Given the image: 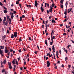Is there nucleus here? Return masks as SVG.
Instances as JSON below:
<instances>
[{
  "mask_svg": "<svg viewBox=\"0 0 74 74\" xmlns=\"http://www.w3.org/2000/svg\"><path fill=\"white\" fill-rule=\"evenodd\" d=\"M14 13H10V15H11V18H12V19H13V18H14Z\"/></svg>",
  "mask_w": 74,
  "mask_h": 74,
  "instance_id": "obj_1",
  "label": "nucleus"
},
{
  "mask_svg": "<svg viewBox=\"0 0 74 74\" xmlns=\"http://www.w3.org/2000/svg\"><path fill=\"white\" fill-rule=\"evenodd\" d=\"M37 5H38V3H37V1L36 0L35 1V5L36 7H37Z\"/></svg>",
  "mask_w": 74,
  "mask_h": 74,
  "instance_id": "obj_2",
  "label": "nucleus"
},
{
  "mask_svg": "<svg viewBox=\"0 0 74 74\" xmlns=\"http://www.w3.org/2000/svg\"><path fill=\"white\" fill-rule=\"evenodd\" d=\"M50 9H49V11L50 12H52V9H53V8H52V7H51V6H50Z\"/></svg>",
  "mask_w": 74,
  "mask_h": 74,
  "instance_id": "obj_3",
  "label": "nucleus"
},
{
  "mask_svg": "<svg viewBox=\"0 0 74 74\" xmlns=\"http://www.w3.org/2000/svg\"><path fill=\"white\" fill-rule=\"evenodd\" d=\"M47 67H49V66H50V64H51L50 63H49V61H48L47 62Z\"/></svg>",
  "mask_w": 74,
  "mask_h": 74,
  "instance_id": "obj_4",
  "label": "nucleus"
},
{
  "mask_svg": "<svg viewBox=\"0 0 74 74\" xmlns=\"http://www.w3.org/2000/svg\"><path fill=\"white\" fill-rule=\"evenodd\" d=\"M14 36L15 37H17V32H14Z\"/></svg>",
  "mask_w": 74,
  "mask_h": 74,
  "instance_id": "obj_5",
  "label": "nucleus"
},
{
  "mask_svg": "<svg viewBox=\"0 0 74 74\" xmlns=\"http://www.w3.org/2000/svg\"><path fill=\"white\" fill-rule=\"evenodd\" d=\"M8 52H9L8 50L7 49V48L6 47H5V53H7Z\"/></svg>",
  "mask_w": 74,
  "mask_h": 74,
  "instance_id": "obj_6",
  "label": "nucleus"
},
{
  "mask_svg": "<svg viewBox=\"0 0 74 74\" xmlns=\"http://www.w3.org/2000/svg\"><path fill=\"white\" fill-rule=\"evenodd\" d=\"M40 9L41 10L42 12H44V9L42 7V6H41L40 7Z\"/></svg>",
  "mask_w": 74,
  "mask_h": 74,
  "instance_id": "obj_7",
  "label": "nucleus"
},
{
  "mask_svg": "<svg viewBox=\"0 0 74 74\" xmlns=\"http://www.w3.org/2000/svg\"><path fill=\"white\" fill-rule=\"evenodd\" d=\"M1 47V49H4V46H0Z\"/></svg>",
  "mask_w": 74,
  "mask_h": 74,
  "instance_id": "obj_8",
  "label": "nucleus"
},
{
  "mask_svg": "<svg viewBox=\"0 0 74 74\" xmlns=\"http://www.w3.org/2000/svg\"><path fill=\"white\" fill-rule=\"evenodd\" d=\"M4 24L6 26H7L8 24V22L7 21L5 23H4Z\"/></svg>",
  "mask_w": 74,
  "mask_h": 74,
  "instance_id": "obj_9",
  "label": "nucleus"
},
{
  "mask_svg": "<svg viewBox=\"0 0 74 74\" xmlns=\"http://www.w3.org/2000/svg\"><path fill=\"white\" fill-rule=\"evenodd\" d=\"M54 46H55V45H53L52 46V49L53 50H55V47H54Z\"/></svg>",
  "mask_w": 74,
  "mask_h": 74,
  "instance_id": "obj_10",
  "label": "nucleus"
},
{
  "mask_svg": "<svg viewBox=\"0 0 74 74\" xmlns=\"http://www.w3.org/2000/svg\"><path fill=\"white\" fill-rule=\"evenodd\" d=\"M3 53V51L1 50V49H0V54Z\"/></svg>",
  "mask_w": 74,
  "mask_h": 74,
  "instance_id": "obj_11",
  "label": "nucleus"
},
{
  "mask_svg": "<svg viewBox=\"0 0 74 74\" xmlns=\"http://www.w3.org/2000/svg\"><path fill=\"white\" fill-rule=\"evenodd\" d=\"M54 6L55 4L54 3L52 4L51 5V7H54Z\"/></svg>",
  "mask_w": 74,
  "mask_h": 74,
  "instance_id": "obj_12",
  "label": "nucleus"
},
{
  "mask_svg": "<svg viewBox=\"0 0 74 74\" xmlns=\"http://www.w3.org/2000/svg\"><path fill=\"white\" fill-rule=\"evenodd\" d=\"M47 40H45V44L46 45H48V44H47Z\"/></svg>",
  "mask_w": 74,
  "mask_h": 74,
  "instance_id": "obj_13",
  "label": "nucleus"
},
{
  "mask_svg": "<svg viewBox=\"0 0 74 74\" xmlns=\"http://www.w3.org/2000/svg\"><path fill=\"white\" fill-rule=\"evenodd\" d=\"M63 0H61L60 1V3L62 4H63Z\"/></svg>",
  "mask_w": 74,
  "mask_h": 74,
  "instance_id": "obj_14",
  "label": "nucleus"
},
{
  "mask_svg": "<svg viewBox=\"0 0 74 74\" xmlns=\"http://www.w3.org/2000/svg\"><path fill=\"white\" fill-rule=\"evenodd\" d=\"M14 37V35L12 34L11 36V38H13Z\"/></svg>",
  "mask_w": 74,
  "mask_h": 74,
  "instance_id": "obj_15",
  "label": "nucleus"
},
{
  "mask_svg": "<svg viewBox=\"0 0 74 74\" xmlns=\"http://www.w3.org/2000/svg\"><path fill=\"white\" fill-rule=\"evenodd\" d=\"M52 23H53H53H56V22H55V20H52Z\"/></svg>",
  "mask_w": 74,
  "mask_h": 74,
  "instance_id": "obj_16",
  "label": "nucleus"
},
{
  "mask_svg": "<svg viewBox=\"0 0 74 74\" xmlns=\"http://www.w3.org/2000/svg\"><path fill=\"white\" fill-rule=\"evenodd\" d=\"M8 66H11V63L8 62Z\"/></svg>",
  "mask_w": 74,
  "mask_h": 74,
  "instance_id": "obj_17",
  "label": "nucleus"
},
{
  "mask_svg": "<svg viewBox=\"0 0 74 74\" xmlns=\"http://www.w3.org/2000/svg\"><path fill=\"white\" fill-rule=\"evenodd\" d=\"M4 64H5V63H6V60H5L4 61H3V62Z\"/></svg>",
  "mask_w": 74,
  "mask_h": 74,
  "instance_id": "obj_18",
  "label": "nucleus"
},
{
  "mask_svg": "<svg viewBox=\"0 0 74 74\" xmlns=\"http://www.w3.org/2000/svg\"><path fill=\"white\" fill-rule=\"evenodd\" d=\"M4 12L5 14H6L7 12V11L6 10H4Z\"/></svg>",
  "mask_w": 74,
  "mask_h": 74,
  "instance_id": "obj_19",
  "label": "nucleus"
},
{
  "mask_svg": "<svg viewBox=\"0 0 74 74\" xmlns=\"http://www.w3.org/2000/svg\"><path fill=\"white\" fill-rule=\"evenodd\" d=\"M26 5L27 7H29V8H31V6H30V5Z\"/></svg>",
  "mask_w": 74,
  "mask_h": 74,
  "instance_id": "obj_20",
  "label": "nucleus"
},
{
  "mask_svg": "<svg viewBox=\"0 0 74 74\" xmlns=\"http://www.w3.org/2000/svg\"><path fill=\"white\" fill-rule=\"evenodd\" d=\"M0 5H1V6H2V5H3V3H1V2H0Z\"/></svg>",
  "mask_w": 74,
  "mask_h": 74,
  "instance_id": "obj_21",
  "label": "nucleus"
},
{
  "mask_svg": "<svg viewBox=\"0 0 74 74\" xmlns=\"http://www.w3.org/2000/svg\"><path fill=\"white\" fill-rule=\"evenodd\" d=\"M10 52H12V51H13V50L12 49H10Z\"/></svg>",
  "mask_w": 74,
  "mask_h": 74,
  "instance_id": "obj_22",
  "label": "nucleus"
},
{
  "mask_svg": "<svg viewBox=\"0 0 74 74\" xmlns=\"http://www.w3.org/2000/svg\"><path fill=\"white\" fill-rule=\"evenodd\" d=\"M47 7H48V8H49V3H47Z\"/></svg>",
  "mask_w": 74,
  "mask_h": 74,
  "instance_id": "obj_23",
  "label": "nucleus"
},
{
  "mask_svg": "<svg viewBox=\"0 0 74 74\" xmlns=\"http://www.w3.org/2000/svg\"><path fill=\"white\" fill-rule=\"evenodd\" d=\"M53 43V42H51L50 43V45H52V43Z\"/></svg>",
  "mask_w": 74,
  "mask_h": 74,
  "instance_id": "obj_24",
  "label": "nucleus"
},
{
  "mask_svg": "<svg viewBox=\"0 0 74 74\" xmlns=\"http://www.w3.org/2000/svg\"><path fill=\"white\" fill-rule=\"evenodd\" d=\"M19 2H18V1H17L16 2V4H19Z\"/></svg>",
  "mask_w": 74,
  "mask_h": 74,
  "instance_id": "obj_25",
  "label": "nucleus"
},
{
  "mask_svg": "<svg viewBox=\"0 0 74 74\" xmlns=\"http://www.w3.org/2000/svg\"><path fill=\"white\" fill-rule=\"evenodd\" d=\"M60 7L62 8H63V5H61Z\"/></svg>",
  "mask_w": 74,
  "mask_h": 74,
  "instance_id": "obj_26",
  "label": "nucleus"
},
{
  "mask_svg": "<svg viewBox=\"0 0 74 74\" xmlns=\"http://www.w3.org/2000/svg\"><path fill=\"white\" fill-rule=\"evenodd\" d=\"M70 47H71V46L70 45H69L68 46H67V47L68 48H69Z\"/></svg>",
  "mask_w": 74,
  "mask_h": 74,
  "instance_id": "obj_27",
  "label": "nucleus"
},
{
  "mask_svg": "<svg viewBox=\"0 0 74 74\" xmlns=\"http://www.w3.org/2000/svg\"><path fill=\"white\" fill-rule=\"evenodd\" d=\"M12 63H13V64H15V61L13 60L12 61Z\"/></svg>",
  "mask_w": 74,
  "mask_h": 74,
  "instance_id": "obj_28",
  "label": "nucleus"
},
{
  "mask_svg": "<svg viewBox=\"0 0 74 74\" xmlns=\"http://www.w3.org/2000/svg\"><path fill=\"white\" fill-rule=\"evenodd\" d=\"M2 73H4L5 72V70L4 69H3V70H2Z\"/></svg>",
  "mask_w": 74,
  "mask_h": 74,
  "instance_id": "obj_29",
  "label": "nucleus"
},
{
  "mask_svg": "<svg viewBox=\"0 0 74 74\" xmlns=\"http://www.w3.org/2000/svg\"><path fill=\"white\" fill-rule=\"evenodd\" d=\"M22 17L23 18H24L25 17V15H23L22 16Z\"/></svg>",
  "mask_w": 74,
  "mask_h": 74,
  "instance_id": "obj_30",
  "label": "nucleus"
},
{
  "mask_svg": "<svg viewBox=\"0 0 74 74\" xmlns=\"http://www.w3.org/2000/svg\"><path fill=\"white\" fill-rule=\"evenodd\" d=\"M51 38V40L52 41V42H53V38Z\"/></svg>",
  "mask_w": 74,
  "mask_h": 74,
  "instance_id": "obj_31",
  "label": "nucleus"
},
{
  "mask_svg": "<svg viewBox=\"0 0 74 74\" xmlns=\"http://www.w3.org/2000/svg\"><path fill=\"white\" fill-rule=\"evenodd\" d=\"M45 25H46V30H47V29H48V28L47 27V24H45Z\"/></svg>",
  "mask_w": 74,
  "mask_h": 74,
  "instance_id": "obj_32",
  "label": "nucleus"
},
{
  "mask_svg": "<svg viewBox=\"0 0 74 74\" xmlns=\"http://www.w3.org/2000/svg\"><path fill=\"white\" fill-rule=\"evenodd\" d=\"M9 68L10 69H12V66H9Z\"/></svg>",
  "mask_w": 74,
  "mask_h": 74,
  "instance_id": "obj_33",
  "label": "nucleus"
},
{
  "mask_svg": "<svg viewBox=\"0 0 74 74\" xmlns=\"http://www.w3.org/2000/svg\"><path fill=\"white\" fill-rule=\"evenodd\" d=\"M16 63L17 65L18 64V61H16Z\"/></svg>",
  "mask_w": 74,
  "mask_h": 74,
  "instance_id": "obj_34",
  "label": "nucleus"
},
{
  "mask_svg": "<svg viewBox=\"0 0 74 74\" xmlns=\"http://www.w3.org/2000/svg\"><path fill=\"white\" fill-rule=\"evenodd\" d=\"M20 59H21V57H19V58H18V61L20 60Z\"/></svg>",
  "mask_w": 74,
  "mask_h": 74,
  "instance_id": "obj_35",
  "label": "nucleus"
},
{
  "mask_svg": "<svg viewBox=\"0 0 74 74\" xmlns=\"http://www.w3.org/2000/svg\"><path fill=\"white\" fill-rule=\"evenodd\" d=\"M65 59V61H66L67 60V59H68V58H67V57H66Z\"/></svg>",
  "mask_w": 74,
  "mask_h": 74,
  "instance_id": "obj_36",
  "label": "nucleus"
},
{
  "mask_svg": "<svg viewBox=\"0 0 74 74\" xmlns=\"http://www.w3.org/2000/svg\"><path fill=\"white\" fill-rule=\"evenodd\" d=\"M19 41H22V39H21V37L19 38Z\"/></svg>",
  "mask_w": 74,
  "mask_h": 74,
  "instance_id": "obj_37",
  "label": "nucleus"
},
{
  "mask_svg": "<svg viewBox=\"0 0 74 74\" xmlns=\"http://www.w3.org/2000/svg\"><path fill=\"white\" fill-rule=\"evenodd\" d=\"M22 20V17H20V21H21Z\"/></svg>",
  "mask_w": 74,
  "mask_h": 74,
  "instance_id": "obj_38",
  "label": "nucleus"
},
{
  "mask_svg": "<svg viewBox=\"0 0 74 74\" xmlns=\"http://www.w3.org/2000/svg\"><path fill=\"white\" fill-rule=\"evenodd\" d=\"M58 51H56V55H58Z\"/></svg>",
  "mask_w": 74,
  "mask_h": 74,
  "instance_id": "obj_39",
  "label": "nucleus"
},
{
  "mask_svg": "<svg viewBox=\"0 0 74 74\" xmlns=\"http://www.w3.org/2000/svg\"><path fill=\"white\" fill-rule=\"evenodd\" d=\"M70 40L71 41H72V42L73 43V44H74V42L73 40Z\"/></svg>",
  "mask_w": 74,
  "mask_h": 74,
  "instance_id": "obj_40",
  "label": "nucleus"
},
{
  "mask_svg": "<svg viewBox=\"0 0 74 74\" xmlns=\"http://www.w3.org/2000/svg\"><path fill=\"white\" fill-rule=\"evenodd\" d=\"M71 67V65H69L68 66V67H69V68H70Z\"/></svg>",
  "mask_w": 74,
  "mask_h": 74,
  "instance_id": "obj_41",
  "label": "nucleus"
},
{
  "mask_svg": "<svg viewBox=\"0 0 74 74\" xmlns=\"http://www.w3.org/2000/svg\"><path fill=\"white\" fill-rule=\"evenodd\" d=\"M3 8L5 10H7V8H6L5 7V6H3Z\"/></svg>",
  "mask_w": 74,
  "mask_h": 74,
  "instance_id": "obj_42",
  "label": "nucleus"
},
{
  "mask_svg": "<svg viewBox=\"0 0 74 74\" xmlns=\"http://www.w3.org/2000/svg\"><path fill=\"white\" fill-rule=\"evenodd\" d=\"M3 2L4 3H6V2H7V0H4Z\"/></svg>",
  "mask_w": 74,
  "mask_h": 74,
  "instance_id": "obj_43",
  "label": "nucleus"
},
{
  "mask_svg": "<svg viewBox=\"0 0 74 74\" xmlns=\"http://www.w3.org/2000/svg\"><path fill=\"white\" fill-rule=\"evenodd\" d=\"M49 49L50 50V51H51L52 49H51V48H49Z\"/></svg>",
  "mask_w": 74,
  "mask_h": 74,
  "instance_id": "obj_44",
  "label": "nucleus"
},
{
  "mask_svg": "<svg viewBox=\"0 0 74 74\" xmlns=\"http://www.w3.org/2000/svg\"><path fill=\"white\" fill-rule=\"evenodd\" d=\"M45 7L47 6V3H45Z\"/></svg>",
  "mask_w": 74,
  "mask_h": 74,
  "instance_id": "obj_45",
  "label": "nucleus"
},
{
  "mask_svg": "<svg viewBox=\"0 0 74 74\" xmlns=\"http://www.w3.org/2000/svg\"><path fill=\"white\" fill-rule=\"evenodd\" d=\"M68 13H70V10H69V9L68 10Z\"/></svg>",
  "mask_w": 74,
  "mask_h": 74,
  "instance_id": "obj_46",
  "label": "nucleus"
},
{
  "mask_svg": "<svg viewBox=\"0 0 74 74\" xmlns=\"http://www.w3.org/2000/svg\"><path fill=\"white\" fill-rule=\"evenodd\" d=\"M66 33H64L63 34V35H65V36H66Z\"/></svg>",
  "mask_w": 74,
  "mask_h": 74,
  "instance_id": "obj_47",
  "label": "nucleus"
},
{
  "mask_svg": "<svg viewBox=\"0 0 74 74\" xmlns=\"http://www.w3.org/2000/svg\"><path fill=\"white\" fill-rule=\"evenodd\" d=\"M37 47L38 49H39V50H40V48H39V47H38V46L37 45Z\"/></svg>",
  "mask_w": 74,
  "mask_h": 74,
  "instance_id": "obj_48",
  "label": "nucleus"
},
{
  "mask_svg": "<svg viewBox=\"0 0 74 74\" xmlns=\"http://www.w3.org/2000/svg\"><path fill=\"white\" fill-rule=\"evenodd\" d=\"M7 73H8L7 71H6L5 72V74H7Z\"/></svg>",
  "mask_w": 74,
  "mask_h": 74,
  "instance_id": "obj_49",
  "label": "nucleus"
},
{
  "mask_svg": "<svg viewBox=\"0 0 74 74\" xmlns=\"http://www.w3.org/2000/svg\"><path fill=\"white\" fill-rule=\"evenodd\" d=\"M21 52H22V51H21V49H20L19 51V52L21 53Z\"/></svg>",
  "mask_w": 74,
  "mask_h": 74,
  "instance_id": "obj_50",
  "label": "nucleus"
},
{
  "mask_svg": "<svg viewBox=\"0 0 74 74\" xmlns=\"http://www.w3.org/2000/svg\"><path fill=\"white\" fill-rule=\"evenodd\" d=\"M47 12L48 14H49V11H48V10H47Z\"/></svg>",
  "mask_w": 74,
  "mask_h": 74,
  "instance_id": "obj_51",
  "label": "nucleus"
},
{
  "mask_svg": "<svg viewBox=\"0 0 74 74\" xmlns=\"http://www.w3.org/2000/svg\"><path fill=\"white\" fill-rule=\"evenodd\" d=\"M66 12H66V11H64V14L66 15Z\"/></svg>",
  "mask_w": 74,
  "mask_h": 74,
  "instance_id": "obj_52",
  "label": "nucleus"
},
{
  "mask_svg": "<svg viewBox=\"0 0 74 74\" xmlns=\"http://www.w3.org/2000/svg\"><path fill=\"white\" fill-rule=\"evenodd\" d=\"M5 20H4L3 21V23H5Z\"/></svg>",
  "mask_w": 74,
  "mask_h": 74,
  "instance_id": "obj_53",
  "label": "nucleus"
},
{
  "mask_svg": "<svg viewBox=\"0 0 74 74\" xmlns=\"http://www.w3.org/2000/svg\"><path fill=\"white\" fill-rule=\"evenodd\" d=\"M72 10V8H71L70 9V11L71 12H72V11H71V10Z\"/></svg>",
  "mask_w": 74,
  "mask_h": 74,
  "instance_id": "obj_54",
  "label": "nucleus"
},
{
  "mask_svg": "<svg viewBox=\"0 0 74 74\" xmlns=\"http://www.w3.org/2000/svg\"><path fill=\"white\" fill-rule=\"evenodd\" d=\"M10 10L11 11H14V9H11Z\"/></svg>",
  "mask_w": 74,
  "mask_h": 74,
  "instance_id": "obj_55",
  "label": "nucleus"
},
{
  "mask_svg": "<svg viewBox=\"0 0 74 74\" xmlns=\"http://www.w3.org/2000/svg\"><path fill=\"white\" fill-rule=\"evenodd\" d=\"M13 12L14 13V14H16V12L15 11H13Z\"/></svg>",
  "mask_w": 74,
  "mask_h": 74,
  "instance_id": "obj_56",
  "label": "nucleus"
},
{
  "mask_svg": "<svg viewBox=\"0 0 74 74\" xmlns=\"http://www.w3.org/2000/svg\"><path fill=\"white\" fill-rule=\"evenodd\" d=\"M52 16H49V19H51V18Z\"/></svg>",
  "mask_w": 74,
  "mask_h": 74,
  "instance_id": "obj_57",
  "label": "nucleus"
},
{
  "mask_svg": "<svg viewBox=\"0 0 74 74\" xmlns=\"http://www.w3.org/2000/svg\"><path fill=\"white\" fill-rule=\"evenodd\" d=\"M61 66H62V67H64V65L62 64Z\"/></svg>",
  "mask_w": 74,
  "mask_h": 74,
  "instance_id": "obj_58",
  "label": "nucleus"
},
{
  "mask_svg": "<svg viewBox=\"0 0 74 74\" xmlns=\"http://www.w3.org/2000/svg\"><path fill=\"white\" fill-rule=\"evenodd\" d=\"M9 21H10V22H11V19L9 18Z\"/></svg>",
  "mask_w": 74,
  "mask_h": 74,
  "instance_id": "obj_59",
  "label": "nucleus"
},
{
  "mask_svg": "<svg viewBox=\"0 0 74 74\" xmlns=\"http://www.w3.org/2000/svg\"><path fill=\"white\" fill-rule=\"evenodd\" d=\"M54 32L53 30L52 31V33L53 34H54V32Z\"/></svg>",
  "mask_w": 74,
  "mask_h": 74,
  "instance_id": "obj_60",
  "label": "nucleus"
},
{
  "mask_svg": "<svg viewBox=\"0 0 74 74\" xmlns=\"http://www.w3.org/2000/svg\"><path fill=\"white\" fill-rule=\"evenodd\" d=\"M7 33H8V34L9 33V31H8V30L7 31Z\"/></svg>",
  "mask_w": 74,
  "mask_h": 74,
  "instance_id": "obj_61",
  "label": "nucleus"
},
{
  "mask_svg": "<svg viewBox=\"0 0 74 74\" xmlns=\"http://www.w3.org/2000/svg\"><path fill=\"white\" fill-rule=\"evenodd\" d=\"M7 19H9V16H7Z\"/></svg>",
  "mask_w": 74,
  "mask_h": 74,
  "instance_id": "obj_62",
  "label": "nucleus"
},
{
  "mask_svg": "<svg viewBox=\"0 0 74 74\" xmlns=\"http://www.w3.org/2000/svg\"><path fill=\"white\" fill-rule=\"evenodd\" d=\"M67 4H68V3H67V1L65 5H67Z\"/></svg>",
  "mask_w": 74,
  "mask_h": 74,
  "instance_id": "obj_63",
  "label": "nucleus"
},
{
  "mask_svg": "<svg viewBox=\"0 0 74 74\" xmlns=\"http://www.w3.org/2000/svg\"><path fill=\"white\" fill-rule=\"evenodd\" d=\"M28 38H29V40H31V37H29Z\"/></svg>",
  "mask_w": 74,
  "mask_h": 74,
  "instance_id": "obj_64",
  "label": "nucleus"
}]
</instances>
